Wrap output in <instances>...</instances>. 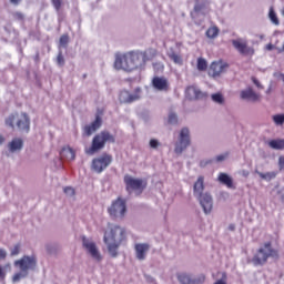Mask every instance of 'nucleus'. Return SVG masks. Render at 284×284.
Wrapping results in <instances>:
<instances>
[{"mask_svg":"<svg viewBox=\"0 0 284 284\" xmlns=\"http://www.w3.org/2000/svg\"><path fill=\"white\" fill-rule=\"evenodd\" d=\"M203 8H205V6L203 3L196 2L194 6V12H201V10H203Z\"/></svg>","mask_w":284,"mask_h":284,"instance_id":"obj_40","label":"nucleus"},{"mask_svg":"<svg viewBox=\"0 0 284 284\" xmlns=\"http://www.w3.org/2000/svg\"><path fill=\"white\" fill-rule=\"evenodd\" d=\"M216 161L220 163L221 161H225V155H217Z\"/></svg>","mask_w":284,"mask_h":284,"instance_id":"obj_48","label":"nucleus"},{"mask_svg":"<svg viewBox=\"0 0 284 284\" xmlns=\"http://www.w3.org/2000/svg\"><path fill=\"white\" fill-rule=\"evenodd\" d=\"M214 284H227V283H225V281L223 280H217Z\"/></svg>","mask_w":284,"mask_h":284,"instance_id":"obj_50","label":"nucleus"},{"mask_svg":"<svg viewBox=\"0 0 284 284\" xmlns=\"http://www.w3.org/2000/svg\"><path fill=\"white\" fill-rule=\"evenodd\" d=\"M152 85L154 90H159L160 92H168L170 90V83L165 77H154L152 79Z\"/></svg>","mask_w":284,"mask_h":284,"instance_id":"obj_17","label":"nucleus"},{"mask_svg":"<svg viewBox=\"0 0 284 284\" xmlns=\"http://www.w3.org/2000/svg\"><path fill=\"white\" fill-rule=\"evenodd\" d=\"M23 148V140L20 138H14L10 143H9V150L10 152H17L19 150H22Z\"/></svg>","mask_w":284,"mask_h":284,"instance_id":"obj_23","label":"nucleus"},{"mask_svg":"<svg viewBox=\"0 0 284 284\" xmlns=\"http://www.w3.org/2000/svg\"><path fill=\"white\" fill-rule=\"evenodd\" d=\"M204 190H205V178H203V175H200L193 185V194L199 199L200 205L204 210V214H210L213 207L212 195H210V193H203Z\"/></svg>","mask_w":284,"mask_h":284,"instance_id":"obj_3","label":"nucleus"},{"mask_svg":"<svg viewBox=\"0 0 284 284\" xmlns=\"http://www.w3.org/2000/svg\"><path fill=\"white\" fill-rule=\"evenodd\" d=\"M6 267H10V264H7Z\"/></svg>","mask_w":284,"mask_h":284,"instance_id":"obj_52","label":"nucleus"},{"mask_svg":"<svg viewBox=\"0 0 284 284\" xmlns=\"http://www.w3.org/2000/svg\"><path fill=\"white\" fill-rule=\"evenodd\" d=\"M10 3H12V6H19V3H21V1L23 0H9Z\"/></svg>","mask_w":284,"mask_h":284,"instance_id":"obj_47","label":"nucleus"},{"mask_svg":"<svg viewBox=\"0 0 284 284\" xmlns=\"http://www.w3.org/2000/svg\"><path fill=\"white\" fill-rule=\"evenodd\" d=\"M231 230H234V226H231Z\"/></svg>","mask_w":284,"mask_h":284,"instance_id":"obj_54","label":"nucleus"},{"mask_svg":"<svg viewBox=\"0 0 284 284\" xmlns=\"http://www.w3.org/2000/svg\"><path fill=\"white\" fill-rule=\"evenodd\" d=\"M178 122L176 113H170L169 123L174 124Z\"/></svg>","mask_w":284,"mask_h":284,"instance_id":"obj_39","label":"nucleus"},{"mask_svg":"<svg viewBox=\"0 0 284 284\" xmlns=\"http://www.w3.org/2000/svg\"><path fill=\"white\" fill-rule=\"evenodd\" d=\"M195 283H205V275H200L197 280H195Z\"/></svg>","mask_w":284,"mask_h":284,"instance_id":"obj_45","label":"nucleus"},{"mask_svg":"<svg viewBox=\"0 0 284 284\" xmlns=\"http://www.w3.org/2000/svg\"><path fill=\"white\" fill-rule=\"evenodd\" d=\"M51 3L53 8L57 10V12L61 11V6H63V0H51Z\"/></svg>","mask_w":284,"mask_h":284,"instance_id":"obj_33","label":"nucleus"},{"mask_svg":"<svg viewBox=\"0 0 284 284\" xmlns=\"http://www.w3.org/2000/svg\"><path fill=\"white\" fill-rule=\"evenodd\" d=\"M14 18L18 19V21H23L24 16H23V13H21V12H16V13H14Z\"/></svg>","mask_w":284,"mask_h":284,"instance_id":"obj_43","label":"nucleus"},{"mask_svg":"<svg viewBox=\"0 0 284 284\" xmlns=\"http://www.w3.org/2000/svg\"><path fill=\"white\" fill-rule=\"evenodd\" d=\"M125 212H128V206L125 204V200L122 197H118L113 201L111 206L108 209V213L111 219H124Z\"/></svg>","mask_w":284,"mask_h":284,"instance_id":"obj_9","label":"nucleus"},{"mask_svg":"<svg viewBox=\"0 0 284 284\" xmlns=\"http://www.w3.org/2000/svg\"><path fill=\"white\" fill-rule=\"evenodd\" d=\"M270 258H278V250L272 246V242H265L253 255L252 263L255 266H263Z\"/></svg>","mask_w":284,"mask_h":284,"instance_id":"obj_4","label":"nucleus"},{"mask_svg":"<svg viewBox=\"0 0 284 284\" xmlns=\"http://www.w3.org/2000/svg\"><path fill=\"white\" fill-rule=\"evenodd\" d=\"M149 58L148 53L143 51H129L126 53H115L114 68L115 70H124V72H132L139 68H145Z\"/></svg>","mask_w":284,"mask_h":284,"instance_id":"obj_1","label":"nucleus"},{"mask_svg":"<svg viewBox=\"0 0 284 284\" xmlns=\"http://www.w3.org/2000/svg\"><path fill=\"white\" fill-rule=\"evenodd\" d=\"M217 181L222 183V185H226L229 190H236L234 185V180L227 173H220L217 176Z\"/></svg>","mask_w":284,"mask_h":284,"instance_id":"obj_20","label":"nucleus"},{"mask_svg":"<svg viewBox=\"0 0 284 284\" xmlns=\"http://www.w3.org/2000/svg\"><path fill=\"white\" fill-rule=\"evenodd\" d=\"M150 250V244H135V254L139 261H145V254H148Z\"/></svg>","mask_w":284,"mask_h":284,"instance_id":"obj_21","label":"nucleus"},{"mask_svg":"<svg viewBox=\"0 0 284 284\" xmlns=\"http://www.w3.org/2000/svg\"><path fill=\"white\" fill-rule=\"evenodd\" d=\"M57 63H58V65H60V68H63V65H65V58H63L62 52L58 53Z\"/></svg>","mask_w":284,"mask_h":284,"instance_id":"obj_34","label":"nucleus"},{"mask_svg":"<svg viewBox=\"0 0 284 284\" xmlns=\"http://www.w3.org/2000/svg\"><path fill=\"white\" fill-rule=\"evenodd\" d=\"M192 140L190 139V129L183 128L180 131L179 141L175 143V154H183L190 148Z\"/></svg>","mask_w":284,"mask_h":284,"instance_id":"obj_10","label":"nucleus"},{"mask_svg":"<svg viewBox=\"0 0 284 284\" xmlns=\"http://www.w3.org/2000/svg\"><path fill=\"white\" fill-rule=\"evenodd\" d=\"M6 276H7L6 270H3V268L0 266V281H6Z\"/></svg>","mask_w":284,"mask_h":284,"instance_id":"obj_42","label":"nucleus"},{"mask_svg":"<svg viewBox=\"0 0 284 284\" xmlns=\"http://www.w3.org/2000/svg\"><path fill=\"white\" fill-rule=\"evenodd\" d=\"M126 239L125 230L119 225H114L109 231L104 232L103 241L112 258L119 256V247H121V244L124 243Z\"/></svg>","mask_w":284,"mask_h":284,"instance_id":"obj_2","label":"nucleus"},{"mask_svg":"<svg viewBox=\"0 0 284 284\" xmlns=\"http://www.w3.org/2000/svg\"><path fill=\"white\" fill-rule=\"evenodd\" d=\"M3 141H6V139L2 135H0V145L1 143H3Z\"/></svg>","mask_w":284,"mask_h":284,"instance_id":"obj_51","label":"nucleus"},{"mask_svg":"<svg viewBox=\"0 0 284 284\" xmlns=\"http://www.w3.org/2000/svg\"><path fill=\"white\" fill-rule=\"evenodd\" d=\"M112 163V155L108 153H103L99 158L92 160L91 170L97 172V174H101L106 168H109Z\"/></svg>","mask_w":284,"mask_h":284,"instance_id":"obj_11","label":"nucleus"},{"mask_svg":"<svg viewBox=\"0 0 284 284\" xmlns=\"http://www.w3.org/2000/svg\"><path fill=\"white\" fill-rule=\"evenodd\" d=\"M37 60H39V54L37 55Z\"/></svg>","mask_w":284,"mask_h":284,"instance_id":"obj_53","label":"nucleus"},{"mask_svg":"<svg viewBox=\"0 0 284 284\" xmlns=\"http://www.w3.org/2000/svg\"><path fill=\"white\" fill-rule=\"evenodd\" d=\"M68 43H70V36L62 34L60 37V45H62V48H68Z\"/></svg>","mask_w":284,"mask_h":284,"instance_id":"obj_31","label":"nucleus"},{"mask_svg":"<svg viewBox=\"0 0 284 284\" xmlns=\"http://www.w3.org/2000/svg\"><path fill=\"white\" fill-rule=\"evenodd\" d=\"M278 168L280 170H284V155H280L278 158Z\"/></svg>","mask_w":284,"mask_h":284,"instance_id":"obj_41","label":"nucleus"},{"mask_svg":"<svg viewBox=\"0 0 284 284\" xmlns=\"http://www.w3.org/2000/svg\"><path fill=\"white\" fill-rule=\"evenodd\" d=\"M212 100L215 103H223V95L221 93H215L212 95Z\"/></svg>","mask_w":284,"mask_h":284,"instance_id":"obj_36","label":"nucleus"},{"mask_svg":"<svg viewBox=\"0 0 284 284\" xmlns=\"http://www.w3.org/2000/svg\"><path fill=\"white\" fill-rule=\"evenodd\" d=\"M8 256V253L6 252V250L0 248V261L6 258Z\"/></svg>","mask_w":284,"mask_h":284,"instance_id":"obj_44","label":"nucleus"},{"mask_svg":"<svg viewBox=\"0 0 284 284\" xmlns=\"http://www.w3.org/2000/svg\"><path fill=\"white\" fill-rule=\"evenodd\" d=\"M256 173L258 174L260 178L263 179V181H272L278 174L275 171L266 172V173H261V172L256 171Z\"/></svg>","mask_w":284,"mask_h":284,"instance_id":"obj_27","label":"nucleus"},{"mask_svg":"<svg viewBox=\"0 0 284 284\" xmlns=\"http://www.w3.org/2000/svg\"><path fill=\"white\" fill-rule=\"evenodd\" d=\"M185 94L191 100H199V99H203V97H205L203 91H201L199 88H196L194 85L187 87L185 90Z\"/></svg>","mask_w":284,"mask_h":284,"instance_id":"obj_19","label":"nucleus"},{"mask_svg":"<svg viewBox=\"0 0 284 284\" xmlns=\"http://www.w3.org/2000/svg\"><path fill=\"white\" fill-rule=\"evenodd\" d=\"M219 32H221L219 27L212 26L206 30L205 34L207 39H216V37H219Z\"/></svg>","mask_w":284,"mask_h":284,"instance_id":"obj_26","label":"nucleus"},{"mask_svg":"<svg viewBox=\"0 0 284 284\" xmlns=\"http://www.w3.org/2000/svg\"><path fill=\"white\" fill-rule=\"evenodd\" d=\"M21 252V244H16L14 247L11 248V256H18Z\"/></svg>","mask_w":284,"mask_h":284,"instance_id":"obj_35","label":"nucleus"},{"mask_svg":"<svg viewBox=\"0 0 284 284\" xmlns=\"http://www.w3.org/2000/svg\"><path fill=\"white\" fill-rule=\"evenodd\" d=\"M232 45L242 57H254V48L250 47L247 39H234Z\"/></svg>","mask_w":284,"mask_h":284,"instance_id":"obj_12","label":"nucleus"},{"mask_svg":"<svg viewBox=\"0 0 284 284\" xmlns=\"http://www.w3.org/2000/svg\"><path fill=\"white\" fill-rule=\"evenodd\" d=\"M169 59L173 61L176 65H183V57L176 52H174L173 49L168 53Z\"/></svg>","mask_w":284,"mask_h":284,"instance_id":"obj_24","label":"nucleus"},{"mask_svg":"<svg viewBox=\"0 0 284 284\" xmlns=\"http://www.w3.org/2000/svg\"><path fill=\"white\" fill-rule=\"evenodd\" d=\"M123 181L129 194H132V192H135L138 195L143 194V191L148 187V181L134 178L130 174L124 175Z\"/></svg>","mask_w":284,"mask_h":284,"instance_id":"obj_8","label":"nucleus"},{"mask_svg":"<svg viewBox=\"0 0 284 284\" xmlns=\"http://www.w3.org/2000/svg\"><path fill=\"white\" fill-rule=\"evenodd\" d=\"M178 280L182 284H192V277L185 273H181L178 275Z\"/></svg>","mask_w":284,"mask_h":284,"instance_id":"obj_29","label":"nucleus"},{"mask_svg":"<svg viewBox=\"0 0 284 284\" xmlns=\"http://www.w3.org/2000/svg\"><path fill=\"white\" fill-rule=\"evenodd\" d=\"M103 121L100 115L95 116V120L91 124H87L82 129V136H92L99 128H101Z\"/></svg>","mask_w":284,"mask_h":284,"instance_id":"obj_16","label":"nucleus"},{"mask_svg":"<svg viewBox=\"0 0 284 284\" xmlns=\"http://www.w3.org/2000/svg\"><path fill=\"white\" fill-rule=\"evenodd\" d=\"M82 245L84 248H87L88 253L94 258L95 261H101V253L99 252V248H97V244L87 237H82Z\"/></svg>","mask_w":284,"mask_h":284,"instance_id":"obj_15","label":"nucleus"},{"mask_svg":"<svg viewBox=\"0 0 284 284\" xmlns=\"http://www.w3.org/2000/svg\"><path fill=\"white\" fill-rule=\"evenodd\" d=\"M64 194H67V196H74L75 192L74 189L72 186H67L63 189Z\"/></svg>","mask_w":284,"mask_h":284,"instance_id":"obj_37","label":"nucleus"},{"mask_svg":"<svg viewBox=\"0 0 284 284\" xmlns=\"http://www.w3.org/2000/svg\"><path fill=\"white\" fill-rule=\"evenodd\" d=\"M241 99H245L246 101H252L256 103V101H261V94L254 92L252 88L241 91Z\"/></svg>","mask_w":284,"mask_h":284,"instance_id":"obj_18","label":"nucleus"},{"mask_svg":"<svg viewBox=\"0 0 284 284\" xmlns=\"http://www.w3.org/2000/svg\"><path fill=\"white\" fill-rule=\"evenodd\" d=\"M197 70L200 72H205L207 70V61L203 58L197 59Z\"/></svg>","mask_w":284,"mask_h":284,"instance_id":"obj_30","label":"nucleus"},{"mask_svg":"<svg viewBox=\"0 0 284 284\" xmlns=\"http://www.w3.org/2000/svg\"><path fill=\"white\" fill-rule=\"evenodd\" d=\"M266 50H274V44L268 43V44L266 45Z\"/></svg>","mask_w":284,"mask_h":284,"instance_id":"obj_49","label":"nucleus"},{"mask_svg":"<svg viewBox=\"0 0 284 284\" xmlns=\"http://www.w3.org/2000/svg\"><path fill=\"white\" fill-rule=\"evenodd\" d=\"M252 81H253L254 85H256V88L263 89V85H261V82H258V81L256 80V78H253Z\"/></svg>","mask_w":284,"mask_h":284,"instance_id":"obj_46","label":"nucleus"},{"mask_svg":"<svg viewBox=\"0 0 284 284\" xmlns=\"http://www.w3.org/2000/svg\"><path fill=\"white\" fill-rule=\"evenodd\" d=\"M60 156L68 161H74L77 159V152H74L70 146H64L60 152Z\"/></svg>","mask_w":284,"mask_h":284,"instance_id":"obj_22","label":"nucleus"},{"mask_svg":"<svg viewBox=\"0 0 284 284\" xmlns=\"http://www.w3.org/2000/svg\"><path fill=\"white\" fill-rule=\"evenodd\" d=\"M139 99H141V88H136L133 94L128 90L120 92L121 103H134V101H139Z\"/></svg>","mask_w":284,"mask_h":284,"instance_id":"obj_14","label":"nucleus"},{"mask_svg":"<svg viewBox=\"0 0 284 284\" xmlns=\"http://www.w3.org/2000/svg\"><path fill=\"white\" fill-rule=\"evenodd\" d=\"M273 121H274L275 125H283L284 124V114L273 115Z\"/></svg>","mask_w":284,"mask_h":284,"instance_id":"obj_32","label":"nucleus"},{"mask_svg":"<svg viewBox=\"0 0 284 284\" xmlns=\"http://www.w3.org/2000/svg\"><path fill=\"white\" fill-rule=\"evenodd\" d=\"M268 146L272 150H284V139L271 140Z\"/></svg>","mask_w":284,"mask_h":284,"instance_id":"obj_25","label":"nucleus"},{"mask_svg":"<svg viewBox=\"0 0 284 284\" xmlns=\"http://www.w3.org/2000/svg\"><path fill=\"white\" fill-rule=\"evenodd\" d=\"M268 18L271 19L272 23H274V26H281V21L278 20V17L276 16V12L273 8L270 9Z\"/></svg>","mask_w":284,"mask_h":284,"instance_id":"obj_28","label":"nucleus"},{"mask_svg":"<svg viewBox=\"0 0 284 284\" xmlns=\"http://www.w3.org/2000/svg\"><path fill=\"white\" fill-rule=\"evenodd\" d=\"M227 70V63L223 61L212 62L209 68V77L216 79Z\"/></svg>","mask_w":284,"mask_h":284,"instance_id":"obj_13","label":"nucleus"},{"mask_svg":"<svg viewBox=\"0 0 284 284\" xmlns=\"http://www.w3.org/2000/svg\"><path fill=\"white\" fill-rule=\"evenodd\" d=\"M159 145H161L159 140H156V139H151L150 140V148H152L153 150H156V148H159Z\"/></svg>","mask_w":284,"mask_h":284,"instance_id":"obj_38","label":"nucleus"},{"mask_svg":"<svg viewBox=\"0 0 284 284\" xmlns=\"http://www.w3.org/2000/svg\"><path fill=\"white\" fill-rule=\"evenodd\" d=\"M6 125L20 132H30V115L26 112L12 113L6 119Z\"/></svg>","mask_w":284,"mask_h":284,"instance_id":"obj_7","label":"nucleus"},{"mask_svg":"<svg viewBox=\"0 0 284 284\" xmlns=\"http://www.w3.org/2000/svg\"><path fill=\"white\" fill-rule=\"evenodd\" d=\"M14 267H19L20 272L12 276V283H19L21 278L28 276L29 270H34V267H37V257L24 255L22 258L14 262Z\"/></svg>","mask_w":284,"mask_h":284,"instance_id":"obj_6","label":"nucleus"},{"mask_svg":"<svg viewBox=\"0 0 284 284\" xmlns=\"http://www.w3.org/2000/svg\"><path fill=\"white\" fill-rule=\"evenodd\" d=\"M105 143H116V138L109 131H102L92 139L91 146L85 150L87 154H97L105 148Z\"/></svg>","mask_w":284,"mask_h":284,"instance_id":"obj_5","label":"nucleus"}]
</instances>
